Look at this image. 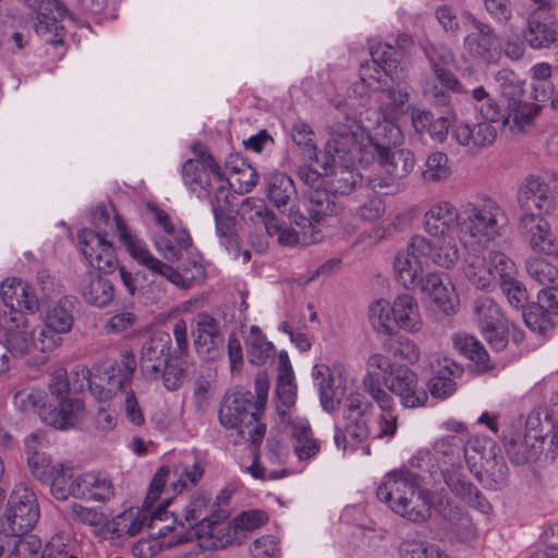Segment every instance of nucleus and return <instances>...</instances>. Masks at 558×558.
<instances>
[{
	"instance_id": "nucleus-1",
	"label": "nucleus",
	"mask_w": 558,
	"mask_h": 558,
	"mask_svg": "<svg viewBox=\"0 0 558 558\" xmlns=\"http://www.w3.org/2000/svg\"><path fill=\"white\" fill-rule=\"evenodd\" d=\"M365 392L376 402L381 410L377 418V427L369 425V414L373 404L360 392H351L343 400L342 427H336L333 440L338 449L345 451L348 447L355 448L364 445L369 438H392L398 427V417L395 414L393 398L381 388L378 374L366 372L362 379Z\"/></svg>"
},
{
	"instance_id": "nucleus-2",
	"label": "nucleus",
	"mask_w": 558,
	"mask_h": 558,
	"mask_svg": "<svg viewBox=\"0 0 558 558\" xmlns=\"http://www.w3.org/2000/svg\"><path fill=\"white\" fill-rule=\"evenodd\" d=\"M194 151L197 159H190L182 167L183 182L192 191L199 187L208 196L214 194L210 199L211 210L217 230L220 231L219 219L232 197L230 187L238 184L241 192H248L257 184L258 174L238 155H230L222 169L202 145H196Z\"/></svg>"
},
{
	"instance_id": "nucleus-3",
	"label": "nucleus",
	"mask_w": 558,
	"mask_h": 558,
	"mask_svg": "<svg viewBox=\"0 0 558 558\" xmlns=\"http://www.w3.org/2000/svg\"><path fill=\"white\" fill-rule=\"evenodd\" d=\"M336 138L329 147L333 148L335 142L349 143L351 154L369 163L377 160L384 175L375 174L368 179L369 187L375 192L395 194L401 190V181L414 169V154L407 148H390L374 142L371 138L363 140V131L360 124L347 117V126H341Z\"/></svg>"
},
{
	"instance_id": "nucleus-4",
	"label": "nucleus",
	"mask_w": 558,
	"mask_h": 558,
	"mask_svg": "<svg viewBox=\"0 0 558 558\" xmlns=\"http://www.w3.org/2000/svg\"><path fill=\"white\" fill-rule=\"evenodd\" d=\"M439 496L429 489L418 488L417 475L409 470L390 472L377 488L379 500L414 523H423L432 518V509Z\"/></svg>"
},
{
	"instance_id": "nucleus-5",
	"label": "nucleus",
	"mask_w": 558,
	"mask_h": 558,
	"mask_svg": "<svg viewBox=\"0 0 558 558\" xmlns=\"http://www.w3.org/2000/svg\"><path fill=\"white\" fill-rule=\"evenodd\" d=\"M508 226L505 209L493 198L485 197L462 206L461 243L469 251L486 247L500 238Z\"/></svg>"
},
{
	"instance_id": "nucleus-6",
	"label": "nucleus",
	"mask_w": 558,
	"mask_h": 558,
	"mask_svg": "<svg viewBox=\"0 0 558 558\" xmlns=\"http://www.w3.org/2000/svg\"><path fill=\"white\" fill-rule=\"evenodd\" d=\"M111 225L114 235L137 264L146 267L153 274L165 277L175 287L187 289L195 279L204 276V268L197 263L193 264L195 274L187 276L186 274L182 275L173 267L155 257L145 241L141 239L120 216L116 215L112 218Z\"/></svg>"
},
{
	"instance_id": "nucleus-7",
	"label": "nucleus",
	"mask_w": 558,
	"mask_h": 558,
	"mask_svg": "<svg viewBox=\"0 0 558 558\" xmlns=\"http://www.w3.org/2000/svg\"><path fill=\"white\" fill-rule=\"evenodd\" d=\"M367 372L378 374L380 384L400 399L408 409L422 407L427 401V392L418 386L416 374L407 366L393 364L389 357L375 353L367 360ZM384 389V387L381 386Z\"/></svg>"
},
{
	"instance_id": "nucleus-8",
	"label": "nucleus",
	"mask_w": 558,
	"mask_h": 558,
	"mask_svg": "<svg viewBox=\"0 0 558 558\" xmlns=\"http://www.w3.org/2000/svg\"><path fill=\"white\" fill-rule=\"evenodd\" d=\"M168 474L169 470L167 468H160L153 477L143 507L125 510L113 519L112 533L116 536L133 537L138 534L144 526L147 525L151 527L155 526L158 521L161 522L167 520V499L160 502L157 507H155L154 504L159 498V495L165 487Z\"/></svg>"
},
{
	"instance_id": "nucleus-9",
	"label": "nucleus",
	"mask_w": 558,
	"mask_h": 558,
	"mask_svg": "<svg viewBox=\"0 0 558 558\" xmlns=\"http://www.w3.org/2000/svg\"><path fill=\"white\" fill-rule=\"evenodd\" d=\"M260 411L255 409L253 393L246 390H234L226 395L219 410V422L228 429L238 433L254 445H259L266 433V425L260 423Z\"/></svg>"
},
{
	"instance_id": "nucleus-10",
	"label": "nucleus",
	"mask_w": 558,
	"mask_h": 558,
	"mask_svg": "<svg viewBox=\"0 0 558 558\" xmlns=\"http://www.w3.org/2000/svg\"><path fill=\"white\" fill-rule=\"evenodd\" d=\"M372 61L361 64L360 77L352 85V92L359 97H368L372 92L383 87V76L395 80L398 71L399 57L401 56L396 47L376 41L369 45Z\"/></svg>"
},
{
	"instance_id": "nucleus-11",
	"label": "nucleus",
	"mask_w": 558,
	"mask_h": 558,
	"mask_svg": "<svg viewBox=\"0 0 558 558\" xmlns=\"http://www.w3.org/2000/svg\"><path fill=\"white\" fill-rule=\"evenodd\" d=\"M39 519V507L34 492L24 484L15 485L0 524L9 533H27Z\"/></svg>"
},
{
	"instance_id": "nucleus-12",
	"label": "nucleus",
	"mask_w": 558,
	"mask_h": 558,
	"mask_svg": "<svg viewBox=\"0 0 558 558\" xmlns=\"http://www.w3.org/2000/svg\"><path fill=\"white\" fill-rule=\"evenodd\" d=\"M428 251L427 238L414 235L407 247L397 253L393 259V271L397 281L407 290L418 288L425 279L421 262Z\"/></svg>"
},
{
	"instance_id": "nucleus-13",
	"label": "nucleus",
	"mask_w": 558,
	"mask_h": 558,
	"mask_svg": "<svg viewBox=\"0 0 558 558\" xmlns=\"http://www.w3.org/2000/svg\"><path fill=\"white\" fill-rule=\"evenodd\" d=\"M44 326L39 330L41 352L56 349L61 343V335L71 331L74 317L71 302L66 299L49 304L41 314Z\"/></svg>"
},
{
	"instance_id": "nucleus-14",
	"label": "nucleus",
	"mask_w": 558,
	"mask_h": 558,
	"mask_svg": "<svg viewBox=\"0 0 558 558\" xmlns=\"http://www.w3.org/2000/svg\"><path fill=\"white\" fill-rule=\"evenodd\" d=\"M465 17L471 23V29L463 39L464 51L472 59L497 63L501 59V49L493 27L471 14H465Z\"/></svg>"
},
{
	"instance_id": "nucleus-15",
	"label": "nucleus",
	"mask_w": 558,
	"mask_h": 558,
	"mask_svg": "<svg viewBox=\"0 0 558 558\" xmlns=\"http://www.w3.org/2000/svg\"><path fill=\"white\" fill-rule=\"evenodd\" d=\"M519 230L533 252L558 258V239L543 215L522 214L519 219Z\"/></svg>"
},
{
	"instance_id": "nucleus-16",
	"label": "nucleus",
	"mask_w": 558,
	"mask_h": 558,
	"mask_svg": "<svg viewBox=\"0 0 558 558\" xmlns=\"http://www.w3.org/2000/svg\"><path fill=\"white\" fill-rule=\"evenodd\" d=\"M192 336L197 354L205 361H215L223 353V336L219 322L207 312L195 315Z\"/></svg>"
},
{
	"instance_id": "nucleus-17",
	"label": "nucleus",
	"mask_w": 558,
	"mask_h": 558,
	"mask_svg": "<svg viewBox=\"0 0 558 558\" xmlns=\"http://www.w3.org/2000/svg\"><path fill=\"white\" fill-rule=\"evenodd\" d=\"M74 374L82 376L92 395L101 402L118 400L131 387V384L120 376L118 367L98 368L94 373L82 367L74 371Z\"/></svg>"
},
{
	"instance_id": "nucleus-18",
	"label": "nucleus",
	"mask_w": 558,
	"mask_h": 558,
	"mask_svg": "<svg viewBox=\"0 0 558 558\" xmlns=\"http://www.w3.org/2000/svg\"><path fill=\"white\" fill-rule=\"evenodd\" d=\"M462 209L448 201L433 203L423 215V229L429 236L457 234L461 241Z\"/></svg>"
},
{
	"instance_id": "nucleus-19",
	"label": "nucleus",
	"mask_w": 558,
	"mask_h": 558,
	"mask_svg": "<svg viewBox=\"0 0 558 558\" xmlns=\"http://www.w3.org/2000/svg\"><path fill=\"white\" fill-rule=\"evenodd\" d=\"M341 126H347V117L343 122H337L330 128V138L327 141L325 149L320 153H315V155H311L310 159L314 161L317 168L313 166H301L298 170V174L300 179L307 184L313 190L319 189L322 183L324 182V177H328L329 172L332 170V167L336 163V157L333 154H340L342 147L341 142H335V146L338 147H329L331 142L336 138V133Z\"/></svg>"
},
{
	"instance_id": "nucleus-20",
	"label": "nucleus",
	"mask_w": 558,
	"mask_h": 558,
	"mask_svg": "<svg viewBox=\"0 0 558 558\" xmlns=\"http://www.w3.org/2000/svg\"><path fill=\"white\" fill-rule=\"evenodd\" d=\"M490 264L495 267L502 293L514 308H523L527 302V292L517 279V266L504 252L493 250Z\"/></svg>"
},
{
	"instance_id": "nucleus-21",
	"label": "nucleus",
	"mask_w": 558,
	"mask_h": 558,
	"mask_svg": "<svg viewBox=\"0 0 558 558\" xmlns=\"http://www.w3.org/2000/svg\"><path fill=\"white\" fill-rule=\"evenodd\" d=\"M518 205L522 214L534 213L543 215L554 207V194L548 183L539 175L529 174L519 186Z\"/></svg>"
},
{
	"instance_id": "nucleus-22",
	"label": "nucleus",
	"mask_w": 558,
	"mask_h": 558,
	"mask_svg": "<svg viewBox=\"0 0 558 558\" xmlns=\"http://www.w3.org/2000/svg\"><path fill=\"white\" fill-rule=\"evenodd\" d=\"M5 342L11 355L24 356L34 349L41 351L39 332L35 337V327L24 313L12 312L5 325Z\"/></svg>"
},
{
	"instance_id": "nucleus-23",
	"label": "nucleus",
	"mask_w": 558,
	"mask_h": 558,
	"mask_svg": "<svg viewBox=\"0 0 558 558\" xmlns=\"http://www.w3.org/2000/svg\"><path fill=\"white\" fill-rule=\"evenodd\" d=\"M537 303L530 304L523 311L525 325L534 332L546 335L558 326V301L550 290H539Z\"/></svg>"
},
{
	"instance_id": "nucleus-24",
	"label": "nucleus",
	"mask_w": 558,
	"mask_h": 558,
	"mask_svg": "<svg viewBox=\"0 0 558 558\" xmlns=\"http://www.w3.org/2000/svg\"><path fill=\"white\" fill-rule=\"evenodd\" d=\"M78 241L84 256L97 269L109 272L118 259L116 250L110 241L99 231L84 229L78 233Z\"/></svg>"
},
{
	"instance_id": "nucleus-25",
	"label": "nucleus",
	"mask_w": 558,
	"mask_h": 558,
	"mask_svg": "<svg viewBox=\"0 0 558 558\" xmlns=\"http://www.w3.org/2000/svg\"><path fill=\"white\" fill-rule=\"evenodd\" d=\"M190 538V532L184 530L178 531L177 526L166 524L158 529L156 535L135 542L131 548V553L135 558H155L163 549L173 548L187 543Z\"/></svg>"
},
{
	"instance_id": "nucleus-26",
	"label": "nucleus",
	"mask_w": 558,
	"mask_h": 558,
	"mask_svg": "<svg viewBox=\"0 0 558 558\" xmlns=\"http://www.w3.org/2000/svg\"><path fill=\"white\" fill-rule=\"evenodd\" d=\"M171 338L158 331L146 339L142 345L140 365L143 375L149 380L159 379L162 365L171 357Z\"/></svg>"
},
{
	"instance_id": "nucleus-27",
	"label": "nucleus",
	"mask_w": 558,
	"mask_h": 558,
	"mask_svg": "<svg viewBox=\"0 0 558 558\" xmlns=\"http://www.w3.org/2000/svg\"><path fill=\"white\" fill-rule=\"evenodd\" d=\"M340 146L342 149L340 150V154H333L336 157V163L329 172V175L332 174L330 189L332 190V193L347 195L353 191L354 186L361 179V175L355 170V163H365V161H362L360 157L351 154L350 150L352 145L349 143L340 144Z\"/></svg>"
},
{
	"instance_id": "nucleus-28",
	"label": "nucleus",
	"mask_w": 558,
	"mask_h": 558,
	"mask_svg": "<svg viewBox=\"0 0 558 558\" xmlns=\"http://www.w3.org/2000/svg\"><path fill=\"white\" fill-rule=\"evenodd\" d=\"M448 522V537L451 543H466L476 535L470 515L458 507H452L448 497L440 495L433 507Z\"/></svg>"
},
{
	"instance_id": "nucleus-29",
	"label": "nucleus",
	"mask_w": 558,
	"mask_h": 558,
	"mask_svg": "<svg viewBox=\"0 0 558 558\" xmlns=\"http://www.w3.org/2000/svg\"><path fill=\"white\" fill-rule=\"evenodd\" d=\"M399 118L385 117L377 109H369L365 116V126L360 125L363 131V140L371 138L374 142L389 147L401 144L403 134L398 125Z\"/></svg>"
},
{
	"instance_id": "nucleus-30",
	"label": "nucleus",
	"mask_w": 558,
	"mask_h": 558,
	"mask_svg": "<svg viewBox=\"0 0 558 558\" xmlns=\"http://www.w3.org/2000/svg\"><path fill=\"white\" fill-rule=\"evenodd\" d=\"M0 296L3 304L14 312L35 313L39 301L34 288L21 278H7L0 284Z\"/></svg>"
},
{
	"instance_id": "nucleus-31",
	"label": "nucleus",
	"mask_w": 558,
	"mask_h": 558,
	"mask_svg": "<svg viewBox=\"0 0 558 558\" xmlns=\"http://www.w3.org/2000/svg\"><path fill=\"white\" fill-rule=\"evenodd\" d=\"M85 414L82 400H54L49 399L41 405L39 416L44 423L58 429L74 426Z\"/></svg>"
},
{
	"instance_id": "nucleus-32",
	"label": "nucleus",
	"mask_w": 558,
	"mask_h": 558,
	"mask_svg": "<svg viewBox=\"0 0 558 558\" xmlns=\"http://www.w3.org/2000/svg\"><path fill=\"white\" fill-rule=\"evenodd\" d=\"M278 414L281 423L287 421L292 427L293 450L298 459L306 461L315 458L320 451V441L314 437L310 422L304 417L291 421L286 409L278 408Z\"/></svg>"
},
{
	"instance_id": "nucleus-33",
	"label": "nucleus",
	"mask_w": 558,
	"mask_h": 558,
	"mask_svg": "<svg viewBox=\"0 0 558 558\" xmlns=\"http://www.w3.org/2000/svg\"><path fill=\"white\" fill-rule=\"evenodd\" d=\"M526 43L532 49H548L558 46V20L548 13L533 15L524 31Z\"/></svg>"
},
{
	"instance_id": "nucleus-34",
	"label": "nucleus",
	"mask_w": 558,
	"mask_h": 558,
	"mask_svg": "<svg viewBox=\"0 0 558 558\" xmlns=\"http://www.w3.org/2000/svg\"><path fill=\"white\" fill-rule=\"evenodd\" d=\"M114 495L110 476L102 471H89L77 476L76 498L106 502Z\"/></svg>"
},
{
	"instance_id": "nucleus-35",
	"label": "nucleus",
	"mask_w": 558,
	"mask_h": 558,
	"mask_svg": "<svg viewBox=\"0 0 558 558\" xmlns=\"http://www.w3.org/2000/svg\"><path fill=\"white\" fill-rule=\"evenodd\" d=\"M312 375L317 383L324 410L327 412L335 411L344 397L345 380L342 376L335 377L325 364L315 365Z\"/></svg>"
},
{
	"instance_id": "nucleus-36",
	"label": "nucleus",
	"mask_w": 558,
	"mask_h": 558,
	"mask_svg": "<svg viewBox=\"0 0 558 558\" xmlns=\"http://www.w3.org/2000/svg\"><path fill=\"white\" fill-rule=\"evenodd\" d=\"M392 85L383 88L378 111L385 117L400 118L410 109V85L401 80L398 71Z\"/></svg>"
},
{
	"instance_id": "nucleus-37",
	"label": "nucleus",
	"mask_w": 558,
	"mask_h": 558,
	"mask_svg": "<svg viewBox=\"0 0 558 558\" xmlns=\"http://www.w3.org/2000/svg\"><path fill=\"white\" fill-rule=\"evenodd\" d=\"M418 288L445 314L451 315L457 312L458 296L454 287L450 282L445 283L440 274L428 272Z\"/></svg>"
},
{
	"instance_id": "nucleus-38",
	"label": "nucleus",
	"mask_w": 558,
	"mask_h": 558,
	"mask_svg": "<svg viewBox=\"0 0 558 558\" xmlns=\"http://www.w3.org/2000/svg\"><path fill=\"white\" fill-rule=\"evenodd\" d=\"M452 137L459 145L477 150L492 145L497 137V131L492 122L485 120L473 125L461 122L452 129Z\"/></svg>"
},
{
	"instance_id": "nucleus-39",
	"label": "nucleus",
	"mask_w": 558,
	"mask_h": 558,
	"mask_svg": "<svg viewBox=\"0 0 558 558\" xmlns=\"http://www.w3.org/2000/svg\"><path fill=\"white\" fill-rule=\"evenodd\" d=\"M78 290L82 299L89 305L105 307L114 298L112 282L95 271L84 274L80 280Z\"/></svg>"
},
{
	"instance_id": "nucleus-40",
	"label": "nucleus",
	"mask_w": 558,
	"mask_h": 558,
	"mask_svg": "<svg viewBox=\"0 0 558 558\" xmlns=\"http://www.w3.org/2000/svg\"><path fill=\"white\" fill-rule=\"evenodd\" d=\"M425 54L435 78L440 82L442 87L452 92H462V85L457 76L446 68L453 62L451 50L442 45H432L425 49Z\"/></svg>"
},
{
	"instance_id": "nucleus-41",
	"label": "nucleus",
	"mask_w": 558,
	"mask_h": 558,
	"mask_svg": "<svg viewBox=\"0 0 558 558\" xmlns=\"http://www.w3.org/2000/svg\"><path fill=\"white\" fill-rule=\"evenodd\" d=\"M307 211L310 215L308 221H312L316 229L320 230L322 226H333L340 206L332 194L316 189L308 194Z\"/></svg>"
},
{
	"instance_id": "nucleus-42",
	"label": "nucleus",
	"mask_w": 558,
	"mask_h": 558,
	"mask_svg": "<svg viewBox=\"0 0 558 558\" xmlns=\"http://www.w3.org/2000/svg\"><path fill=\"white\" fill-rule=\"evenodd\" d=\"M427 239L428 251L426 258L434 265L449 269L453 267L460 258V250L458 245L457 234H444L439 236H430Z\"/></svg>"
},
{
	"instance_id": "nucleus-43",
	"label": "nucleus",
	"mask_w": 558,
	"mask_h": 558,
	"mask_svg": "<svg viewBox=\"0 0 558 558\" xmlns=\"http://www.w3.org/2000/svg\"><path fill=\"white\" fill-rule=\"evenodd\" d=\"M538 108L534 104L517 100L508 101L507 108L502 110L500 119L504 128L513 134L527 132L534 124Z\"/></svg>"
},
{
	"instance_id": "nucleus-44",
	"label": "nucleus",
	"mask_w": 558,
	"mask_h": 558,
	"mask_svg": "<svg viewBox=\"0 0 558 558\" xmlns=\"http://www.w3.org/2000/svg\"><path fill=\"white\" fill-rule=\"evenodd\" d=\"M463 274L468 281L477 289L489 290L496 286L497 272L490 264V254L487 259L483 255L469 253L463 264Z\"/></svg>"
},
{
	"instance_id": "nucleus-45",
	"label": "nucleus",
	"mask_w": 558,
	"mask_h": 558,
	"mask_svg": "<svg viewBox=\"0 0 558 558\" xmlns=\"http://www.w3.org/2000/svg\"><path fill=\"white\" fill-rule=\"evenodd\" d=\"M296 228H286L277 222L278 231L267 233L269 236L277 235L279 243L283 245H311L319 242L323 239L322 230L316 229L312 221L306 217H300L295 221Z\"/></svg>"
},
{
	"instance_id": "nucleus-46",
	"label": "nucleus",
	"mask_w": 558,
	"mask_h": 558,
	"mask_svg": "<svg viewBox=\"0 0 558 558\" xmlns=\"http://www.w3.org/2000/svg\"><path fill=\"white\" fill-rule=\"evenodd\" d=\"M213 511L211 498L206 492L199 490L193 494L190 500L184 505L180 519L174 518L172 525L177 526L178 531L184 530V521L190 526H193L196 522H201L202 525L208 524V515ZM186 532H189L186 530Z\"/></svg>"
},
{
	"instance_id": "nucleus-47",
	"label": "nucleus",
	"mask_w": 558,
	"mask_h": 558,
	"mask_svg": "<svg viewBox=\"0 0 558 558\" xmlns=\"http://www.w3.org/2000/svg\"><path fill=\"white\" fill-rule=\"evenodd\" d=\"M395 328L399 327L409 332H417L422 328V317L418 304L408 293L398 295L393 301Z\"/></svg>"
},
{
	"instance_id": "nucleus-48",
	"label": "nucleus",
	"mask_w": 558,
	"mask_h": 558,
	"mask_svg": "<svg viewBox=\"0 0 558 558\" xmlns=\"http://www.w3.org/2000/svg\"><path fill=\"white\" fill-rule=\"evenodd\" d=\"M192 245V238L189 231L179 225L173 232L168 234H158L155 238V246L157 251L168 260H178L182 257L183 252Z\"/></svg>"
},
{
	"instance_id": "nucleus-49",
	"label": "nucleus",
	"mask_w": 558,
	"mask_h": 558,
	"mask_svg": "<svg viewBox=\"0 0 558 558\" xmlns=\"http://www.w3.org/2000/svg\"><path fill=\"white\" fill-rule=\"evenodd\" d=\"M452 343L457 351L475 363L477 371L486 372L492 369L493 365L490 364L487 351L474 336L465 332L454 333Z\"/></svg>"
},
{
	"instance_id": "nucleus-50",
	"label": "nucleus",
	"mask_w": 558,
	"mask_h": 558,
	"mask_svg": "<svg viewBox=\"0 0 558 558\" xmlns=\"http://www.w3.org/2000/svg\"><path fill=\"white\" fill-rule=\"evenodd\" d=\"M48 483L50 493L57 500L64 501L70 496L76 498L77 476H73L70 466L63 463L53 464Z\"/></svg>"
},
{
	"instance_id": "nucleus-51",
	"label": "nucleus",
	"mask_w": 558,
	"mask_h": 558,
	"mask_svg": "<svg viewBox=\"0 0 558 558\" xmlns=\"http://www.w3.org/2000/svg\"><path fill=\"white\" fill-rule=\"evenodd\" d=\"M461 93L470 94L471 102L483 120L494 123L502 118L504 109L484 86L480 85L472 89L462 86Z\"/></svg>"
},
{
	"instance_id": "nucleus-52",
	"label": "nucleus",
	"mask_w": 558,
	"mask_h": 558,
	"mask_svg": "<svg viewBox=\"0 0 558 558\" xmlns=\"http://www.w3.org/2000/svg\"><path fill=\"white\" fill-rule=\"evenodd\" d=\"M529 277L537 284L543 286L541 290H550L557 295L558 268L542 257H530L525 262Z\"/></svg>"
},
{
	"instance_id": "nucleus-53",
	"label": "nucleus",
	"mask_w": 558,
	"mask_h": 558,
	"mask_svg": "<svg viewBox=\"0 0 558 558\" xmlns=\"http://www.w3.org/2000/svg\"><path fill=\"white\" fill-rule=\"evenodd\" d=\"M451 173L448 156L442 151H433L426 156L421 178L426 184H435L447 181Z\"/></svg>"
},
{
	"instance_id": "nucleus-54",
	"label": "nucleus",
	"mask_w": 558,
	"mask_h": 558,
	"mask_svg": "<svg viewBox=\"0 0 558 558\" xmlns=\"http://www.w3.org/2000/svg\"><path fill=\"white\" fill-rule=\"evenodd\" d=\"M276 392L278 400L284 408L290 409L294 405L296 400V385L287 354L280 355V367Z\"/></svg>"
},
{
	"instance_id": "nucleus-55",
	"label": "nucleus",
	"mask_w": 558,
	"mask_h": 558,
	"mask_svg": "<svg viewBox=\"0 0 558 558\" xmlns=\"http://www.w3.org/2000/svg\"><path fill=\"white\" fill-rule=\"evenodd\" d=\"M242 215L256 227H262L267 233H274L277 229V218L267 208L263 201L257 198L246 199L241 207Z\"/></svg>"
},
{
	"instance_id": "nucleus-56",
	"label": "nucleus",
	"mask_w": 558,
	"mask_h": 558,
	"mask_svg": "<svg viewBox=\"0 0 558 558\" xmlns=\"http://www.w3.org/2000/svg\"><path fill=\"white\" fill-rule=\"evenodd\" d=\"M295 193L294 182L289 175L280 172L270 175L268 196L278 208L287 206Z\"/></svg>"
},
{
	"instance_id": "nucleus-57",
	"label": "nucleus",
	"mask_w": 558,
	"mask_h": 558,
	"mask_svg": "<svg viewBox=\"0 0 558 558\" xmlns=\"http://www.w3.org/2000/svg\"><path fill=\"white\" fill-rule=\"evenodd\" d=\"M204 469L198 461L192 464L179 463L173 468L174 480L171 482V487L174 492L182 493L183 490L195 487L199 480L203 477Z\"/></svg>"
},
{
	"instance_id": "nucleus-58",
	"label": "nucleus",
	"mask_w": 558,
	"mask_h": 558,
	"mask_svg": "<svg viewBox=\"0 0 558 558\" xmlns=\"http://www.w3.org/2000/svg\"><path fill=\"white\" fill-rule=\"evenodd\" d=\"M393 303L380 299L369 306V322L377 332L389 335L395 329Z\"/></svg>"
},
{
	"instance_id": "nucleus-59",
	"label": "nucleus",
	"mask_w": 558,
	"mask_h": 558,
	"mask_svg": "<svg viewBox=\"0 0 558 558\" xmlns=\"http://www.w3.org/2000/svg\"><path fill=\"white\" fill-rule=\"evenodd\" d=\"M247 359L250 363L262 365L270 356L271 342L267 341L258 327L252 326L245 340Z\"/></svg>"
},
{
	"instance_id": "nucleus-60",
	"label": "nucleus",
	"mask_w": 558,
	"mask_h": 558,
	"mask_svg": "<svg viewBox=\"0 0 558 558\" xmlns=\"http://www.w3.org/2000/svg\"><path fill=\"white\" fill-rule=\"evenodd\" d=\"M25 533H10V547L5 558H35L41 549V542L35 535L23 537Z\"/></svg>"
},
{
	"instance_id": "nucleus-61",
	"label": "nucleus",
	"mask_w": 558,
	"mask_h": 558,
	"mask_svg": "<svg viewBox=\"0 0 558 558\" xmlns=\"http://www.w3.org/2000/svg\"><path fill=\"white\" fill-rule=\"evenodd\" d=\"M494 81L500 95L508 101L520 100L524 94V87L519 76L509 69H501L494 74Z\"/></svg>"
},
{
	"instance_id": "nucleus-62",
	"label": "nucleus",
	"mask_w": 558,
	"mask_h": 558,
	"mask_svg": "<svg viewBox=\"0 0 558 558\" xmlns=\"http://www.w3.org/2000/svg\"><path fill=\"white\" fill-rule=\"evenodd\" d=\"M474 319L481 329L504 322L500 306L490 298H478L474 303Z\"/></svg>"
},
{
	"instance_id": "nucleus-63",
	"label": "nucleus",
	"mask_w": 558,
	"mask_h": 558,
	"mask_svg": "<svg viewBox=\"0 0 558 558\" xmlns=\"http://www.w3.org/2000/svg\"><path fill=\"white\" fill-rule=\"evenodd\" d=\"M267 520L266 512L256 509L247 510L235 515L223 529L225 531H235L241 537L244 533L260 527Z\"/></svg>"
},
{
	"instance_id": "nucleus-64",
	"label": "nucleus",
	"mask_w": 558,
	"mask_h": 558,
	"mask_svg": "<svg viewBox=\"0 0 558 558\" xmlns=\"http://www.w3.org/2000/svg\"><path fill=\"white\" fill-rule=\"evenodd\" d=\"M463 439L459 435H449L437 439L433 445L436 460L454 464L461 458Z\"/></svg>"
}]
</instances>
